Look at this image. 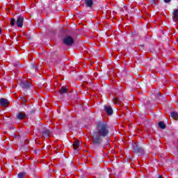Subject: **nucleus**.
Wrapping results in <instances>:
<instances>
[{"mask_svg":"<svg viewBox=\"0 0 178 178\" xmlns=\"http://www.w3.org/2000/svg\"><path fill=\"white\" fill-rule=\"evenodd\" d=\"M109 134V127L104 122H99L96 124V131L92 135L93 144H101L102 138L107 137Z\"/></svg>","mask_w":178,"mask_h":178,"instance_id":"obj_1","label":"nucleus"},{"mask_svg":"<svg viewBox=\"0 0 178 178\" xmlns=\"http://www.w3.org/2000/svg\"><path fill=\"white\" fill-rule=\"evenodd\" d=\"M63 42L65 44L67 45V47H70L74 44V40H73V38L70 36H67L63 38Z\"/></svg>","mask_w":178,"mask_h":178,"instance_id":"obj_2","label":"nucleus"},{"mask_svg":"<svg viewBox=\"0 0 178 178\" xmlns=\"http://www.w3.org/2000/svg\"><path fill=\"white\" fill-rule=\"evenodd\" d=\"M0 105L4 108H8L9 106V101L5 98L0 99Z\"/></svg>","mask_w":178,"mask_h":178,"instance_id":"obj_3","label":"nucleus"},{"mask_svg":"<svg viewBox=\"0 0 178 178\" xmlns=\"http://www.w3.org/2000/svg\"><path fill=\"white\" fill-rule=\"evenodd\" d=\"M21 86L22 88H29V87H31V82L27 80H24L22 81Z\"/></svg>","mask_w":178,"mask_h":178,"instance_id":"obj_4","label":"nucleus"},{"mask_svg":"<svg viewBox=\"0 0 178 178\" xmlns=\"http://www.w3.org/2000/svg\"><path fill=\"white\" fill-rule=\"evenodd\" d=\"M24 18L22 16H19L17 19V27H23V22Z\"/></svg>","mask_w":178,"mask_h":178,"instance_id":"obj_5","label":"nucleus"},{"mask_svg":"<svg viewBox=\"0 0 178 178\" xmlns=\"http://www.w3.org/2000/svg\"><path fill=\"white\" fill-rule=\"evenodd\" d=\"M104 109L106 111V113H107V115H112V113H113V109H112V107L109 106H104Z\"/></svg>","mask_w":178,"mask_h":178,"instance_id":"obj_6","label":"nucleus"},{"mask_svg":"<svg viewBox=\"0 0 178 178\" xmlns=\"http://www.w3.org/2000/svg\"><path fill=\"white\" fill-rule=\"evenodd\" d=\"M173 20L175 22V23L178 22V9H176L173 12Z\"/></svg>","mask_w":178,"mask_h":178,"instance_id":"obj_7","label":"nucleus"},{"mask_svg":"<svg viewBox=\"0 0 178 178\" xmlns=\"http://www.w3.org/2000/svg\"><path fill=\"white\" fill-rule=\"evenodd\" d=\"M17 118L19 120H22L26 118V114L24 112H19L17 113Z\"/></svg>","mask_w":178,"mask_h":178,"instance_id":"obj_8","label":"nucleus"},{"mask_svg":"<svg viewBox=\"0 0 178 178\" xmlns=\"http://www.w3.org/2000/svg\"><path fill=\"white\" fill-rule=\"evenodd\" d=\"M93 1L92 0H85V4L88 8H91L93 5Z\"/></svg>","mask_w":178,"mask_h":178,"instance_id":"obj_9","label":"nucleus"},{"mask_svg":"<svg viewBox=\"0 0 178 178\" xmlns=\"http://www.w3.org/2000/svg\"><path fill=\"white\" fill-rule=\"evenodd\" d=\"M67 88H61L59 90L58 92L59 94H66L67 92Z\"/></svg>","mask_w":178,"mask_h":178,"instance_id":"obj_10","label":"nucleus"},{"mask_svg":"<svg viewBox=\"0 0 178 178\" xmlns=\"http://www.w3.org/2000/svg\"><path fill=\"white\" fill-rule=\"evenodd\" d=\"M73 147L74 149H77L80 147V142L79 140L74 142Z\"/></svg>","mask_w":178,"mask_h":178,"instance_id":"obj_11","label":"nucleus"},{"mask_svg":"<svg viewBox=\"0 0 178 178\" xmlns=\"http://www.w3.org/2000/svg\"><path fill=\"white\" fill-rule=\"evenodd\" d=\"M171 117L175 119V120H178V114L176 112L171 113Z\"/></svg>","mask_w":178,"mask_h":178,"instance_id":"obj_12","label":"nucleus"},{"mask_svg":"<svg viewBox=\"0 0 178 178\" xmlns=\"http://www.w3.org/2000/svg\"><path fill=\"white\" fill-rule=\"evenodd\" d=\"M159 127H160V129H165L166 128V125L165 124V122H160L159 123Z\"/></svg>","mask_w":178,"mask_h":178,"instance_id":"obj_13","label":"nucleus"},{"mask_svg":"<svg viewBox=\"0 0 178 178\" xmlns=\"http://www.w3.org/2000/svg\"><path fill=\"white\" fill-rule=\"evenodd\" d=\"M21 102L22 105H26V102H27V99L25 97H21Z\"/></svg>","mask_w":178,"mask_h":178,"instance_id":"obj_14","label":"nucleus"},{"mask_svg":"<svg viewBox=\"0 0 178 178\" xmlns=\"http://www.w3.org/2000/svg\"><path fill=\"white\" fill-rule=\"evenodd\" d=\"M43 137H49V131H44L42 132Z\"/></svg>","mask_w":178,"mask_h":178,"instance_id":"obj_15","label":"nucleus"},{"mask_svg":"<svg viewBox=\"0 0 178 178\" xmlns=\"http://www.w3.org/2000/svg\"><path fill=\"white\" fill-rule=\"evenodd\" d=\"M10 23L12 26H15V24H16V19L15 18H11Z\"/></svg>","mask_w":178,"mask_h":178,"instance_id":"obj_16","label":"nucleus"},{"mask_svg":"<svg viewBox=\"0 0 178 178\" xmlns=\"http://www.w3.org/2000/svg\"><path fill=\"white\" fill-rule=\"evenodd\" d=\"M24 176H26V174L24 172H20L18 174L19 178H24Z\"/></svg>","mask_w":178,"mask_h":178,"instance_id":"obj_17","label":"nucleus"},{"mask_svg":"<svg viewBox=\"0 0 178 178\" xmlns=\"http://www.w3.org/2000/svg\"><path fill=\"white\" fill-rule=\"evenodd\" d=\"M114 104H118V105L120 104V100H119V98L115 97V98L114 99Z\"/></svg>","mask_w":178,"mask_h":178,"instance_id":"obj_18","label":"nucleus"},{"mask_svg":"<svg viewBox=\"0 0 178 178\" xmlns=\"http://www.w3.org/2000/svg\"><path fill=\"white\" fill-rule=\"evenodd\" d=\"M165 3H169L171 0H163Z\"/></svg>","mask_w":178,"mask_h":178,"instance_id":"obj_19","label":"nucleus"},{"mask_svg":"<svg viewBox=\"0 0 178 178\" xmlns=\"http://www.w3.org/2000/svg\"><path fill=\"white\" fill-rule=\"evenodd\" d=\"M0 34H2V29L0 27Z\"/></svg>","mask_w":178,"mask_h":178,"instance_id":"obj_20","label":"nucleus"}]
</instances>
